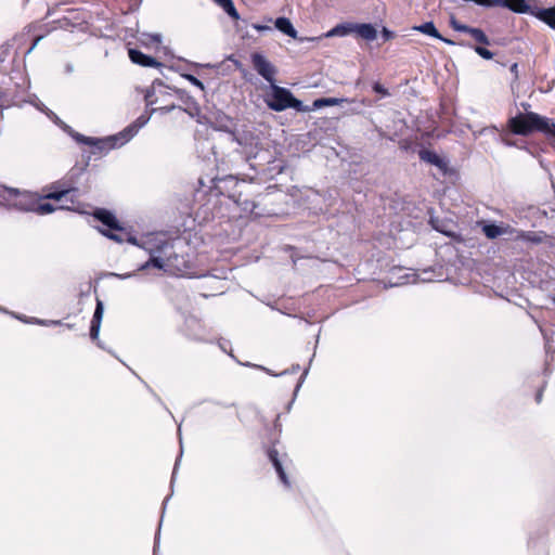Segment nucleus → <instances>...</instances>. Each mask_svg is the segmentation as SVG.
Listing matches in <instances>:
<instances>
[{
	"instance_id": "f257e3e1",
	"label": "nucleus",
	"mask_w": 555,
	"mask_h": 555,
	"mask_svg": "<svg viewBox=\"0 0 555 555\" xmlns=\"http://www.w3.org/2000/svg\"><path fill=\"white\" fill-rule=\"evenodd\" d=\"M128 241L143 248L150 256L138 271L156 268L165 273H182L189 268V259L179 253L183 247L180 238H169L163 233H156L144 236L140 242L134 237H129Z\"/></svg>"
},
{
	"instance_id": "f03ea898",
	"label": "nucleus",
	"mask_w": 555,
	"mask_h": 555,
	"mask_svg": "<svg viewBox=\"0 0 555 555\" xmlns=\"http://www.w3.org/2000/svg\"><path fill=\"white\" fill-rule=\"evenodd\" d=\"M155 93H156V88L155 87H152L145 93L146 106L151 107V114L150 115H152L153 113L158 112V111L164 113V114H166V113H169V112H171L172 109L176 108L175 105H167V106H162V107H152L156 103V100L154 99ZM150 117L151 116H147V117L140 116L139 118H137V120L133 124L129 125L122 131H120V132H118V133H116L114 135H109V137L101 138V139L92 138V137H86V135H83L81 133H78V132L74 131L67 125H63V128H64L65 131L68 132V134L77 143L94 146L100 153H102V152L106 153V152H108V151H111L113 149L121 147L127 142H129L137 134L139 129L147 124Z\"/></svg>"
},
{
	"instance_id": "7ed1b4c3",
	"label": "nucleus",
	"mask_w": 555,
	"mask_h": 555,
	"mask_svg": "<svg viewBox=\"0 0 555 555\" xmlns=\"http://www.w3.org/2000/svg\"><path fill=\"white\" fill-rule=\"evenodd\" d=\"M507 126L514 134L519 135H528L533 131H540L546 135V132L555 130L552 119L533 112L519 113L511 117Z\"/></svg>"
},
{
	"instance_id": "20e7f679",
	"label": "nucleus",
	"mask_w": 555,
	"mask_h": 555,
	"mask_svg": "<svg viewBox=\"0 0 555 555\" xmlns=\"http://www.w3.org/2000/svg\"><path fill=\"white\" fill-rule=\"evenodd\" d=\"M266 103L274 112H283L287 108L306 111L302 102L297 100L288 89L275 83L271 85V94L266 99Z\"/></svg>"
},
{
	"instance_id": "39448f33",
	"label": "nucleus",
	"mask_w": 555,
	"mask_h": 555,
	"mask_svg": "<svg viewBox=\"0 0 555 555\" xmlns=\"http://www.w3.org/2000/svg\"><path fill=\"white\" fill-rule=\"evenodd\" d=\"M504 8L509 9L515 13H531L540 21L547 24L551 28L555 29V7L548 9H539L531 11L530 5L526 0H506Z\"/></svg>"
},
{
	"instance_id": "423d86ee",
	"label": "nucleus",
	"mask_w": 555,
	"mask_h": 555,
	"mask_svg": "<svg viewBox=\"0 0 555 555\" xmlns=\"http://www.w3.org/2000/svg\"><path fill=\"white\" fill-rule=\"evenodd\" d=\"M232 140L242 146L247 158H255L259 151L260 140L250 131L232 133Z\"/></svg>"
},
{
	"instance_id": "0eeeda50",
	"label": "nucleus",
	"mask_w": 555,
	"mask_h": 555,
	"mask_svg": "<svg viewBox=\"0 0 555 555\" xmlns=\"http://www.w3.org/2000/svg\"><path fill=\"white\" fill-rule=\"evenodd\" d=\"M251 64L254 69L270 85L275 83L276 68L259 52L251 54Z\"/></svg>"
},
{
	"instance_id": "6e6552de",
	"label": "nucleus",
	"mask_w": 555,
	"mask_h": 555,
	"mask_svg": "<svg viewBox=\"0 0 555 555\" xmlns=\"http://www.w3.org/2000/svg\"><path fill=\"white\" fill-rule=\"evenodd\" d=\"M103 314H104V305H103L102 300L96 299V306H95V310H94V313H93V317L91 320V325H90V337L92 340L96 341V345L102 349H104V346L99 340V334H100Z\"/></svg>"
},
{
	"instance_id": "1a4fd4ad",
	"label": "nucleus",
	"mask_w": 555,
	"mask_h": 555,
	"mask_svg": "<svg viewBox=\"0 0 555 555\" xmlns=\"http://www.w3.org/2000/svg\"><path fill=\"white\" fill-rule=\"evenodd\" d=\"M421 160L436 166L443 175L449 170V163L437 153L429 150H422L418 153Z\"/></svg>"
},
{
	"instance_id": "9d476101",
	"label": "nucleus",
	"mask_w": 555,
	"mask_h": 555,
	"mask_svg": "<svg viewBox=\"0 0 555 555\" xmlns=\"http://www.w3.org/2000/svg\"><path fill=\"white\" fill-rule=\"evenodd\" d=\"M129 59L132 63L141 65L143 67H159L162 64L156 61L154 57L144 54L140 50L129 49L128 51Z\"/></svg>"
},
{
	"instance_id": "9b49d317",
	"label": "nucleus",
	"mask_w": 555,
	"mask_h": 555,
	"mask_svg": "<svg viewBox=\"0 0 555 555\" xmlns=\"http://www.w3.org/2000/svg\"><path fill=\"white\" fill-rule=\"evenodd\" d=\"M482 232L488 238L494 240L501 235L514 234L516 232V230H514L509 225H499L495 223H486L482 225Z\"/></svg>"
},
{
	"instance_id": "f8f14e48",
	"label": "nucleus",
	"mask_w": 555,
	"mask_h": 555,
	"mask_svg": "<svg viewBox=\"0 0 555 555\" xmlns=\"http://www.w3.org/2000/svg\"><path fill=\"white\" fill-rule=\"evenodd\" d=\"M268 455H269V459L272 463V465L274 466L275 468V472L281 480V482L286 487V488H291V481L285 473V469L282 465V462L280 461L279 459V453L276 450L274 449H271L269 450L268 452Z\"/></svg>"
},
{
	"instance_id": "ddd939ff",
	"label": "nucleus",
	"mask_w": 555,
	"mask_h": 555,
	"mask_svg": "<svg viewBox=\"0 0 555 555\" xmlns=\"http://www.w3.org/2000/svg\"><path fill=\"white\" fill-rule=\"evenodd\" d=\"M20 209L25 211H34L38 215H49L55 211L56 207L50 203H38L33 202L31 205H25L22 202L20 203Z\"/></svg>"
},
{
	"instance_id": "4468645a",
	"label": "nucleus",
	"mask_w": 555,
	"mask_h": 555,
	"mask_svg": "<svg viewBox=\"0 0 555 555\" xmlns=\"http://www.w3.org/2000/svg\"><path fill=\"white\" fill-rule=\"evenodd\" d=\"M94 216L99 221L103 223V225L107 227V231L121 230V228L118 225V221L112 212L105 209H98Z\"/></svg>"
},
{
	"instance_id": "2eb2a0df",
	"label": "nucleus",
	"mask_w": 555,
	"mask_h": 555,
	"mask_svg": "<svg viewBox=\"0 0 555 555\" xmlns=\"http://www.w3.org/2000/svg\"><path fill=\"white\" fill-rule=\"evenodd\" d=\"M413 30L420 31L424 35L434 37L436 39H439L448 44H453L454 42L450 39L443 38L439 31L437 30L435 24L433 22H426L424 24L417 25L413 27Z\"/></svg>"
},
{
	"instance_id": "dca6fc26",
	"label": "nucleus",
	"mask_w": 555,
	"mask_h": 555,
	"mask_svg": "<svg viewBox=\"0 0 555 555\" xmlns=\"http://www.w3.org/2000/svg\"><path fill=\"white\" fill-rule=\"evenodd\" d=\"M353 33L367 41H373L377 37V31L372 24H353Z\"/></svg>"
},
{
	"instance_id": "f3484780",
	"label": "nucleus",
	"mask_w": 555,
	"mask_h": 555,
	"mask_svg": "<svg viewBox=\"0 0 555 555\" xmlns=\"http://www.w3.org/2000/svg\"><path fill=\"white\" fill-rule=\"evenodd\" d=\"M7 192L10 196H16V197H20L18 202L15 204L16 207L20 208V203L22 202L23 204L25 205H31L33 202H38L37 201V197L35 194L33 193H29V192H22L20 191L18 189H14V188H7Z\"/></svg>"
},
{
	"instance_id": "a211bd4d",
	"label": "nucleus",
	"mask_w": 555,
	"mask_h": 555,
	"mask_svg": "<svg viewBox=\"0 0 555 555\" xmlns=\"http://www.w3.org/2000/svg\"><path fill=\"white\" fill-rule=\"evenodd\" d=\"M274 25H275L276 29H279L281 33H283L292 38H296L297 31L288 18L278 17L274 22Z\"/></svg>"
},
{
	"instance_id": "6ab92c4d",
	"label": "nucleus",
	"mask_w": 555,
	"mask_h": 555,
	"mask_svg": "<svg viewBox=\"0 0 555 555\" xmlns=\"http://www.w3.org/2000/svg\"><path fill=\"white\" fill-rule=\"evenodd\" d=\"M350 33H353V24H339V25H336L331 30H328L325 34V37H327V38L335 37V36L344 37Z\"/></svg>"
},
{
	"instance_id": "aec40b11",
	"label": "nucleus",
	"mask_w": 555,
	"mask_h": 555,
	"mask_svg": "<svg viewBox=\"0 0 555 555\" xmlns=\"http://www.w3.org/2000/svg\"><path fill=\"white\" fill-rule=\"evenodd\" d=\"M516 238L517 240H521V241H526V242H530V243H533V244H540L543 242V235L541 233H537V232H524V231H516Z\"/></svg>"
},
{
	"instance_id": "412c9836",
	"label": "nucleus",
	"mask_w": 555,
	"mask_h": 555,
	"mask_svg": "<svg viewBox=\"0 0 555 555\" xmlns=\"http://www.w3.org/2000/svg\"><path fill=\"white\" fill-rule=\"evenodd\" d=\"M232 125V119L225 115L218 116L215 121V127L217 130L230 132L231 134L233 133Z\"/></svg>"
},
{
	"instance_id": "4be33fe9",
	"label": "nucleus",
	"mask_w": 555,
	"mask_h": 555,
	"mask_svg": "<svg viewBox=\"0 0 555 555\" xmlns=\"http://www.w3.org/2000/svg\"><path fill=\"white\" fill-rule=\"evenodd\" d=\"M215 2L218 3L224 10V12L232 18H240L238 12L235 9L232 0H215Z\"/></svg>"
},
{
	"instance_id": "5701e85b",
	"label": "nucleus",
	"mask_w": 555,
	"mask_h": 555,
	"mask_svg": "<svg viewBox=\"0 0 555 555\" xmlns=\"http://www.w3.org/2000/svg\"><path fill=\"white\" fill-rule=\"evenodd\" d=\"M347 101H348L347 99L321 98V99H317L313 102V107L314 108H321V107H324V106H335V105L340 104L341 102H347Z\"/></svg>"
},
{
	"instance_id": "b1692460",
	"label": "nucleus",
	"mask_w": 555,
	"mask_h": 555,
	"mask_svg": "<svg viewBox=\"0 0 555 555\" xmlns=\"http://www.w3.org/2000/svg\"><path fill=\"white\" fill-rule=\"evenodd\" d=\"M467 34H469L475 41L486 46L490 44L489 38L480 28L469 27Z\"/></svg>"
},
{
	"instance_id": "393cba45",
	"label": "nucleus",
	"mask_w": 555,
	"mask_h": 555,
	"mask_svg": "<svg viewBox=\"0 0 555 555\" xmlns=\"http://www.w3.org/2000/svg\"><path fill=\"white\" fill-rule=\"evenodd\" d=\"M52 188L54 189V191L46 194L43 198L61 201L63 197H65L68 193L73 191V189L57 190L55 185H53Z\"/></svg>"
},
{
	"instance_id": "a878e982",
	"label": "nucleus",
	"mask_w": 555,
	"mask_h": 555,
	"mask_svg": "<svg viewBox=\"0 0 555 555\" xmlns=\"http://www.w3.org/2000/svg\"><path fill=\"white\" fill-rule=\"evenodd\" d=\"M13 77H5V75L0 74V99H4L9 91V81H11Z\"/></svg>"
},
{
	"instance_id": "bb28decb",
	"label": "nucleus",
	"mask_w": 555,
	"mask_h": 555,
	"mask_svg": "<svg viewBox=\"0 0 555 555\" xmlns=\"http://www.w3.org/2000/svg\"><path fill=\"white\" fill-rule=\"evenodd\" d=\"M474 50H475V52H476L479 56H481V57H482V59H485V60H491V59H493V55H494V54H493L490 50H488V49H486V48H483V47L476 46V47L474 48Z\"/></svg>"
},
{
	"instance_id": "cd10ccee",
	"label": "nucleus",
	"mask_w": 555,
	"mask_h": 555,
	"mask_svg": "<svg viewBox=\"0 0 555 555\" xmlns=\"http://www.w3.org/2000/svg\"><path fill=\"white\" fill-rule=\"evenodd\" d=\"M450 25L451 27L456 30V31H461V33H466L468 31V28L469 26L467 25H464V24H461L460 22H457L454 17H452L450 20Z\"/></svg>"
},
{
	"instance_id": "c85d7f7f",
	"label": "nucleus",
	"mask_w": 555,
	"mask_h": 555,
	"mask_svg": "<svg viewBox=\"0 0 555 555\" xmlns=\"http://www.w3.org/2000/svg\"><path fill=\"white\" fill-rule=\"evenodd\" d=\"M102 234L107 236L108 238L116 241L118 243L124 242V234L122 233H113L111 231H103L101 230Z\"/></svg>"
},
{
	"instance_id": "c756f323",
	"label": "nucleus",
	"mask_w": 555,
	"mask_h": 555,
	"mask_svg": "<svg viewBox=\"0 0 555 555\" xmlns=\"http://www.w3.org/2000/svg\"><path fill=\"white\" fill-rule=\"evenodd\" d=\"M188 81H190L193 86L199 88L201 90H204V85L201 80H198L195 76L191 74H184L182 75Z\"/></svg>"
},
{
	"instance_id": "7c9ffc66",
	"label": "nucleus",
	"mask_w": 555,
	"mask_h": 555,
	"mask_svg": "<svg viewBox=\"0 0 555 555\" xmlns=\"http://www.w3.org/2000/svg\"><path fill=\"white\" fill-rule=\"evenodd\" d=\"M373 90H374L376 93L380 94L382 96H387V95H389L388 90H387L384 86H382L379 82H375V83L373 85Z\"/></svg>"
},
{
	"instance_id": "2f4dec72",
	"label": "nucleus",
	"mask_w": 555,
	"mask_h": 555,
	"mask_svg": "<svg viewBox=\"0 0 555 555\" xmlns=\"http://www.w3.org/2000/svg\"><path fill=\"white\" fill-rule=\"evenodd\" d=\"M135 275H137L135 271L124 273V274L115 273V272H111L109 273V276H114V278H117V279H120V280H127V279L133 278Z\"/></svg>"
},
{
	"instance_id": "473e14b6",
	"label": "nucleus",
	"mask_w": 555,
	"mask_h": 555,
	"mask_svg": "<svg viewBox=\"0 0 555 555\" xmlns=\"http://www.w3.org/2000/svg\"><path fill=\"white\" fill-rule=\"evenodd\" d=\"M33 322L36 324H39V325H44V326L61 324V321H47V320H40V319H34Z\"/></svg>"
},
{
	"instance_id": "72a5a7b5",
	"label": "nucleus",
	"mask_w": 555,
	"mask_h": 555,
	"mask_svg": "<svg viewBox=\"0 0 555 555\" xmlns=\"http://www.w3.org/2000/svg\"><path fill=\"white\" fill-rule=\"evenodd\" d=\"M253 27L258 30V31H267V30H272V28L270 26H267V25H260V24H254Z\"/></svg>"
},
{
	"instance_id": "f704fd0d",
	"label": "nucleus",
	"mask_w": 555,
	"mask_h": 555,
	"mask_svg": "<svg viewBox=\"0 0 555 555\" xmlns=\"http://www.w3.org/2000/svg\"><path fill=\"white\" fill-rule=\"evenodd\" d=\"M307 374H308V369H306V370L304 371V373H302V375H301V377H300V379H299V382H298V384H297V386H296L295 395L297 393V391H298V390H299V388L301 387V385H302V383H304V379L306 378Z\"/></svg>"
},
{
	"instance_id": "c9c22d12",
	"label": "nucleus",
	"mask_w": 555,
	"mask_h": 555,
	"mask_svg": "<svg viewBox=\"0 0 555 555\" xmlns=\"http://www.w3.org/2000/svg\"><path fill=\"white\" fill-rule=\"evenodd\" d=\"M382 35L384 37L385 40H389L393 37V33L390 31L389 29L387 28H384L383 31H382Z\"/></svg>"
},
{
	"instance_id": "e433bc0d",
	"label": "nucleus",
	"mask_w": 555,
	"mask_h": 555,
	"mask_svg": "<svg viewBox=\"0 0 555 555\" xmlns=\"http://www.w3.org/2000/svg\"><path fill=\"white\" fill-rule=\"evenodd\" d=\"M215 403H216L217 405L221 406V408H224V409H228V408L234 406V403L220 402V401H216Z\"/></svg>"
},
{
	"instance_id": "4c0bfd02",
	"label": "nucleus",
	"mask_w": 555,
	"mask_h": 555,
	"mask_svg": "<svg viewBox=\"0 0 555 555\" xmlns=\"http://www.w3.org/2000/svg\"><path fill=\"white\" fill-rule=\"evenodd\" d=\"M41 40V37H37L34 41V43L31 44V47L28 49L27 51V54H29L35 48L36 46L38 44V42Z\"/></svg>"
},
{
	"instance_id": "58836bf2",
	"label": "nucleus",
	"mask_w": 555,
	"mask_h": 555,
	"mask_svg": "<svg viewBox=\"0 0 555 555\" xmlns=\"http://www.w3.org/2000/svg\"><path fill=\"white\" fill-rule=\"evenodd\" d=\"M434 228H435L436 230H438V231H440V232H442V233H444V234L449 235V236H451V235H452L449 231H447V230H444V229H442V228H439L438 225H434Z\"/></svg>"
},
{
	"instance_id": "ea45409f",
	"label": "nucleus",
	"mask_w": 555,
	"mask_h": 555,
	"mask_svg": "<svg viewBox=\"0 0 555 555\" xmlns=\"http://www.w3.org/2000/svg\"><path fill=\"white\" fill-rule=\"evenodd\" d=\"M152 39H153V41L158 43V42H160L162 37H160V35L157 34V35H153Z\"/></svg>"
},
{
	"instance_id": "a19ab883",
	"label": "nucleus",
	"mask_w": 555,
	"mask_h": 555,
	"mask_svg": "<svg viewBox=\"0 0 555 555\" xmlns=\"http://www.w3.org/2000/svg\"><path fill=\"white\" fill-rule=\"evenodd\" d=\"M5 108V106L0 103V119L3 117V109Z\"/></svg>"
},
{
	"instance_id": "79ce46f5",
	"label": "nucleus",
	"mask_w": 555,
	"mask_h": 555,
	"mask_svg": "<svg viewBox=\"0 0 555 555\" xmlns=\"http://www.w3.org/2000/svg\"><path fill=\"white\" fill-rule=\"evenodd\" d=\"M255 366H256V367H258V369H261V370L266 371V372H267V373H269V374H272L268 369L262 367L261 365H255Z\"/></svg>"
},
{
	"instance_id": "37998d69",
	"label": "nucleus",
	"mask_w": 555,
	"mask_h": 555,
	"mask_svg": "<svg viewBox=\"0 0 555 555\" xmlns=\"http://www.w3.org/2000/svg\"><path fill=\"white\" fill-rule=\"evenodd\" d=\"M178 463H179V460H177V462H176V464H175V468H173V473H172V478H173V477H175V475H176Z\"/></svg>"
},
{
	"instance_id": "c03bdc74",
	"label": "nucleus",
	"mask_w": 555,
	"mask_h": 555,
	"mask_svg": "<svg viewBox=\"0 0 555 555\" xmlns=\"http://www.w3.org/2000/svg\"><path fill=\"white\" fill-rule=\"evenodd\" d=\"M73 69H74V68H73V65H70V64H68V65L66 66V70H67L68 73H72V72H73Z\"/></svg>"
},
{
	"instance_id": "a18cd8bd",
	"label": "nucleus",
	"mask_w": 555,
	"mask_h": 555,
	"mask_svg": "<svg viewBox=\"0 0 555 555\" xmlns=\"http://www.w3.org/2000/svg\"><path fill=\"white\" fill-rule=\"evenodd\" d=\"M38 108H39L40 111H42V112H47V111H48V108H47V107H44L43 105H42V106H38Z\"/></svg>"
},
{
	"instance_id": "49530a36",
	"label": "nucleus",
	"mask_w": 555,
	"mask_h": 555,
	"mask_svg": "<svg viewBox=\"0 0 555 555\" xmlns=\"http://www.w3.org/2000/svg\"><path fill=\"white\" fill-rule=\"evenodd\" d=\"M299 369V365L293 367L292 373H295Z\"/></svg>"
},
{
	"instance_id": "de8ad7c7",
	"label": "nucleus",
	"mask_w": 555,
	"mask_h": 555,
	"mask_svg": "<svg viewBox=\"0 0 555 555\" xmlns=\"http://www.w3.org/2000/svg\"><path fill=\"white\" fill-rule=\"evenodd\" d=\"M541 400V393H538L537 401L539 402Z\"/></svg>"
},
{
	"instance_id": "09e8293b",
	"label": "nucleus",
	"mask_w": 555,
	"mask_h": 555,
	"mask_svg": "<svg viewBox=\"0 0 555 555\" xmlns=\"http://www.w3.org/2000/svg\"><path fill=\"white\" fill-rule=\"evenodd\" d=\"M55 122L57 124H62L60 120H59V117L55 116Z\"/></svg>"
}]
</instances>
